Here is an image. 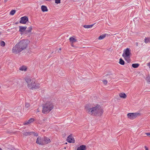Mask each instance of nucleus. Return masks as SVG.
Returning a JSON list of instances; mask_svg holds the SVG:
<instances>
[{"label":"nucleus","instance_id":"nucleus-10","mask_svg":"<svg viewBox=\"0 0 150 150\" xmlns=\"http://www.w3.org/2000/svg\"><path fill=\"white\" fill-rule=\"evenodd\" d=\"M50 142V139L47 137H45L44 138L43 140V144H47Z\"/></svg>","mask_w":150,"mask_h":150},{"label":"nucleus","instance_id":"nucleus-2","mask_svg":"<svg viewBox=\"0 0 150 150\" xmlns=\"http://www.w3.org/2000/svg\"><path fill=\"white\" fill-rule=\"evenodd\" d=\"M85 110L87 112L93 115H100L103 112V109L98 105L91 108L86 106L85 107Z\"/></svg>","mask_w":150,"mask_h":150},{"label":"nucleus","instance_id":"nucleus-20","mask_svg":"<svg viewBox=\"0 0 150 150\" xmlns=\"http://www.w3.org/2000/svg\"><path fill=\"white\" fill-rule=\"evenodd\" d=\"M150 41V38H146L144 39V42L146 43H148Z\"/></svg>","mask_w":150,"mask_h":150},{"label":"nucleus","instance_id":"nucleus-19","mask_svg":"<svg viewBox=\"0 0 150 150\" xmlns=\"http://www.w3.org/2000/svg\"><path fill=\"white\" fill-rule=\"evenodd\" d=\"M139 64H133L132 65V66L134 68H137L139 66Z\"/></svg>","mask_w":150,"mask_h":150},{"label":"nucleus","instance_id":"nucleus-12","mask_svg":"<svg viewBox=\"0 0 150 150\" xmlns=\"http://www.w3.org/2000/svg\"><path fill=\"white\" fill-rule=\"evenodd\" d=\"M86 149V146L84 145L80 146L77 149V150H85Z\"/></svg>","mask_w":150,"mask_h":150},{"label":"nucleus","instance_id":"nucleus-22","mask_svg":"<svg viewBox=\"0 0 150 150\" xmlns=\"http://www.w3.org/2000/svg\"><path fill=\"white\" fill-rule=\"evenodd\" d=\"M119 63L122 65H123L125 64V62L122 59L120 58V59Z\"/></svg>","mask_w":150,"mask_h":150},{"label":"nucleus","instance_id":"nucleus-24","mask_svg":"<svg viewBox=\"0 0 150 150\" xmlns=\"http://www.w3.org/2000/svg\"><path fill=\"white\" fill-rule=\"evenodd\" d=\"M16 11L15 10H12L11 11L10 13V15H13L15 13Z\"/></svg>","mask_w":150,"mask_h":150},{"label":"nucleus","instance_id":"nucleus-17","mask_svg":"<svg viewBox=\"0 0 150 150\" xmlns=\"http://www.w3.org/2000/svg\"><path fill=\"white\" fill-rule=\"evenodd\" d=\"M94 24H93L90 25H84L83 27L86 28H91L94 25Z\"/></svg>","mask_w":150,"mask_h":150},{"label":"nucleus","instance_id":"nucleus-1","mask_svg":"<svg viewBox=\"0 0 150 150\" xmlns=\"http://www.w3.org/2000/svg\"><path fill=\"white\" fill-rule=\"evenodd\" d=\"M29 41L26 40H23L17 43L12 49L13 53L17 54L26 49Z\"/></svg>","mask_w":150,"mask_h":150},{"label":"nucleus","instance_id":"nucleus-14","mask_svg":"<svg viewBox=\"0 0 150 150\" xmlns=\"http://www.w3.org/2000/svg\"><path fill=\"white\" fill-rule=\"evenodd\" d=\"M19 31L20 32H23L25 31V30L26 29L27 27H23L20 26L19 27Z\"/></svg>","mask_w":150,"mask_h":150},{"label":"nucleus","instance_id":"nucleus-16","mask_svg":"<svg viewBox=\"0 0 150 150\" xmlns=\"http://www.w3.org/2000/svg\"><path fill=\"white\" fill-rule=\"evenodd\" d=\"M69 40L71 42L73 43L76 42V40L73 38V37H70L69 39Z\"/></svg>","mask_w":150,"mask_h":150},{"label":"nucleus","instance_id":"nucleus-32","mask_svg":"<svg viewBox=\"0 0 150 150\" xmlns=\"http://www.w3.org/2000/svg\"><path fill=\"white\" fill-rule=\"evenodd\" d=\"M145 134L148 136H150V133H146Z\"/></svg>","mask_w":150,"mask_h":150},{"label":"nucleus","instance_id":"nucleus-21","mask_svg":"<svg viewBox=\"0 0 150 150\" xmlns=\"http://www.w3.org/2000/svg\"><path fill=\"white\" fill-rule=\"evenodd\" d=\"M24 135L26 136H28L31 135V132H25L24 133H23Z\"/></svg>","mask_w":150,"mask_h":150},{"label":"nucleus","instance_id":"nucleus-15","mask_svg":"<svg viewBox=\"0 0 150 150\" xmlns=\"http://www.w3.org/2000/svg\"><path fill=\"white\" fill-rule=\"evenodd\" d=\"M41 8L42 11L43 12L47 11L48 10L47 7L45 6H42Z\"/></svg>","mask_w":150,"mask_h":150},{"label":"nucleus","instance_id":"nucleus-35","mask_svg":"<svg viewBox=\"0 0 150 150\" xmlns=\"http://www.w3.org/2000/svg\"><path fill=\"white\" fill-rule=\"evenodd\" d=\"M149 66L150 68V63L149 64Z\"/></svg>","mask_w":150,"mask_h":150},{"label":"nucleus","instance_id":"nucleus-34","mask_svg":"<svg viewBox=\"0 0 150 150\" xmlns=\"http://www.w3.org/2000/svg\"><path fill=\"white\" fill-rule=\"evenodd\" d=\"M8 0H4V2L5 3L6 2H7V1Z\"/></svg>","mask_w":150,"mask_h":150},{"label":"nucleus","instance_id":"nucleus-3","mask_svg":"<svg viewBox=\"0 0 150 150\" xmlns=\"http://www.w3.org/2000/svg\"><path fill=\"white\" fill-rule=\"evenodd\" d=\"M25 80L28 83V86L29 88L33 90L37 89L40 88L39 84L36 83L35 80L31 79L28 77L26 78Z\"/></svg>","mask_w":150,"mask_h":150},{"label":"nucleus","instance_id":"nucleus-28","mask_svg":"<svg viewBox=\"0 0 150 150\" xmlns=\"http://www.w3.org/2000/svg\"><path fill=\"white\" fill-rule=\"evenodd\" d=\"M30 106V104L28 103H25V107L27 108H28Z\"/></svg>","mask_w":150,"mask_h":150},{"label":"nucleus","instance_id":"nucleus-27","mask_svg":"<svg viewBox=\"0 0 150 150\" xmlns=\"http://www.w3.org/2000/svg\"><path fill=\"white\" fill-rule=\"evenodd\" d=\"M146 79L147 81L150 82V76H148L146 77Z\"/></svg>","mask_w":150,"mask_h":150},{"label":"nucleus","instance_id":"nucleus-4","mask_svg":"<svg viewBox=\"0 0 150 150\" xmlns=\"http://www.w3.org/2000/svg\"><path fill=\"white\" fill-rule=\"evenodd\" d=\"M54 108V105L50 102H47L42 106V112L44 114H47L50 111Z\"/></svg>","mask_w":150,"mask_h":150},{"label":"nucleus","instance_id":"nucleus-33","mask_svg":"<svg viewBox=\"0 0 150 150\" xmlns=\"http://www.w3.org/2000/svg\"><path fill=\"white\" fill-rule=\"evenodd\" d=\"M144 148H145V150H148V148L146 147V146H144Z\"/></svg>","mask_w":150,"mask_h":150},{"label":"nucleus","instance_id":"nucleus-31","mask_svg":"<svg viewBox=\"0 0 150 150\" xmlns=\"http://www.w3.org/2000/svg\"><path fill=\"white\" fill-rule=\"evenodd\" d=\"M103 83L105 85H106L108 83L107 81L105 80H103Z\"/></svg>","mask_w":150,"mask_h":150},{"label":"nucleus","instance_id":"nucleus-8","mask_svg":"<svg viewBox=\"0 0 150 150\" xmlns=\"http://www.w3.org/2000/svg\"><path fill=\"white\" fill-rule=\"evenodd\" d=\"M36 142L39 144L43 145V140L41 137H39L37 138Z\"/></svg>","mask_w":150,"mask_h":150},{"label":"nucleus","instance_id":"nucleus-18","mask_svg":"<svg viewBox=\"0 0 150 150\" xmlns=\"http://www.w3.org/2000/svg\"><path fill=\"white\" fill-rule=\"evenodd\" d=\"M120 97L121 98H125L126 97V95L124 93H120L119 94Z\"/></svg>","mask_w":150,"mask_h":150},{"label":"nucleus","instance_id":"nucleus-26","mask_svg":"<svg viewBox=\"0 0 150 150\" xmlns=\"http://www.w3.org/2000/svg\"><path fill=\"white\" fill-rule=\"evenodd\" d=\"M31 134H33L34 136L37 137L38 136V134L37 133H35L34 132H31Z\"/></svg>","mask_w":150,"mask_h":150},{"label":"nucleus","instance_id":"nucleus-30","mask_svg":"<svg viewBox=\"0 0 150 150\" xmlns=\"http://www.w3.org/2000/svg\"><path fill=\"white\" fill-rule=\"evenodd\" d=\"M55 0V3L56 4H59L60 3V0Z\"/></svg>","mask_w":150,"mask_h":150},{"label":"nucleus","instance_id":"nucleus-7","mask_svg":"<svg viewBox=\"0 0 150 150\" xmlns=\"http://www.w3.org/2000/svg\"><path fill=\"white\" fill-rule=\"evenodd\" d=\"M28 18L26 16H23L21 18V20L20 21V23L22 24H25L28 21Z\"/></svg>","mask_w":150,"mask_h":150},{"label":"nucleus","instance_id":"nucleus-25","mask_svg":"<svg viewBox=\"0 0 150 150\" xmlns=\"http://www.w3.org/2000/svg\"><path fill=\"white\" fill-rule=\"evenodd\" d=\"M0 45L1 46L4 47L5 45V43L4 41H1L0 43Z\"/></svg>","mask_w":150,"mask_h":150},{"label":"nucleus","instance_id":"nucleus-29","mask_svg":"<svg viewBox=\"0 0 150 150\" xmlns=\"http://www.w3.org/2000/svg\"><path fill=\"white\" fill-rule=\"evenodd\" d=\"M27 30V31L29 33L31 31L32 28L31 27H30Z\"/></svg>","mask_w":150,"mask_h":150},{"label":"nucleus","instance_id":"nucleus-11","mask_svg":"<svg viewBox=\"0 0 150 150\" xmlns=\"http://www.w3.org/2000/svg\"><path fill=\"white\" fill-rule=\"evenodd\" d=\"M34 119L33 118L30 119L28 121H26L24 122V125H28L29 124L31 123L34 121Z\"/></svg>","mask_w":150,"mask_h":150},{"label":"nucleus","instance_id":"nucleus-9","mask_svg":"<svg viewBox=\"0 0 150 150\" xmlns=\"http://www.w3.org/2000/svg\"><path fill=\"white\" fill-rule=\"evenodd\" d=\"M67 141L69 143H74L75 141L74 138L71 135H69L68 137Z\"/></svg>","mask_w":150,"mask_h":150},{"label":"nucleus","instance_id":"nucleus-36","mask_svg":"<svg viewBox=\"0 0 150 150\" xmlns=\"http://www.w3.org/2000/svg\"><path fill=\"white\" fill-rule=\"evenodd\" d=\"M0 150H2V149L1 148H0Z\"/></svg>","mask_w":150,"mask_h":150},{"label":"nucleus","instance_id":"nucleus-5","mask_svg":"<svg viewBox=\"0 0 150 150\" xmlns=\"http://www.w3.org/2000/svg\"><path fill=\"white\" fill-rule=\"evenodd\" d=\"M130 50L129 48H128L124 50L123 53L122 54V56L124 57L125 60L128 62L129 63L130 62Z\"/></svg>","mask_w":150,"mask_h":150},{"label":"nucleus","instance_id":"nucleus-13","mask_svg":"<svg viewBox=\"0 0 150 150\" xmlns=\"http://www.w3.org/2000/svg\"><path fill=\"white\" fill-rule=\"evenodd\" d=\"M19 70L22 71H26L27 70V68L25 66H23L19 68Z\"/></svg>","mask_w":150,"mask_h":150},{"label":"nucleus","instance_id":"nucleus-6","mask_svg":"<svg viewBox=\"0 0 150 150\" xmlns=\"http://www.w3.org/2000/svg\"><path fill=\"white\" fill-rule=\"evenodd\" d=\"M140 115V113L138 112L130 113L128 114L127 115L128 117L130 119H134Z\"/></svg>","mask_w":150,"mask_h":150},{"label":"nucleus","instance_id":"nucleus-23","mask_svg":"<svg viewBox=\"0 0 150 150\" xmlns=\"http://www.w3.org/2000/svg\"><path fill=\"white\" fill-rule=\"evenodd\" d=\"M105 37V35H100L98 38L99 40H101L103 39Z\"/></svg>","mask_w":150,"mask_h":150}]
</instances>
